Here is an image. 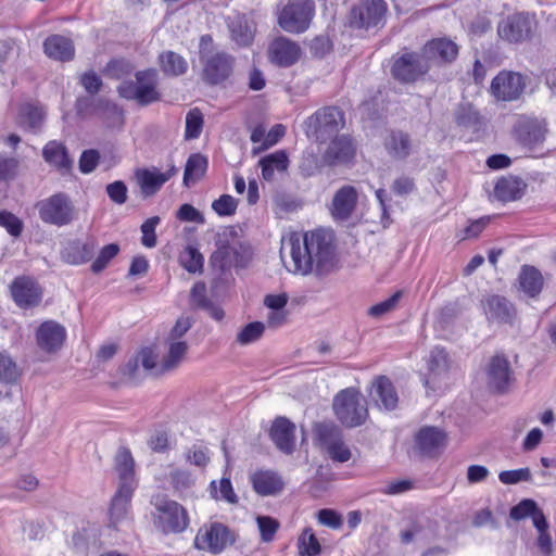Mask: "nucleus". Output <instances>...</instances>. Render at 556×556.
<instances>
[{
  "label": "nucleus",
  "mask_w": 556,
  "mask_h": 556,
  "mask_svg": "<svg viewBox=\"0 0 556 556\" xmlns=\"http://www.w3.org/2000/svg\"><path fill=\"white\" fill-rule=\"evenodd\" d=\"M386 150L395 160H405L413 151L410 136L402 130L391 131L384 141Z\"/></svg>",
  "instance_id": "obj_33"
},
{
  "label": "nucleus",
  "mask_w": 556,
  "mask_h": 556,
  "mask_svg": "<svg viewBox=\"0 0 556 556\" xmlns=\"http://www.w3.org/2000/svg\"><path fill=\"white\" fill-rule=\"evenodd\" d=\"M42 157L59 170L68 172L72 167V160L68 157L66 148L59 141H49L42 149Z\"/></svg>",
  "instance_id": "obj_37"
},
{
  "label": "nucleus",
  "mask_w": 556,
  "mask_h": 556,
  "mask_svg": "<svg viewBox=\"0 0 556 556\" xmlns=\"http://www.w3.org/2000/svg\"><path fill=\"white\" fill-rule=\"evenodd\" d=\"M20 376V369L15 362L5 353H0V381L3 383L15 382Z\"/></svg>",
  "instance_id": "obj_51"
},
{
  "label": "nucleus",
  "mask_w": 556,
  "mask_h": 556,
  "mask_svg": "<svg viewBox=\"0 0 556 556\" xmlns=\"http://www.w3.org/2000/svg\"><path fill=\"white\" fill-rule=\"evenodd\" d=\"M134 68V65L129 61L121 59L110 62L106 66V72L111 77L121 79L130 75Z\"/></svg>",
  "instance_id": "obj_61"
},
{
  "label": "nucleus",
  "mask_w": 556,
  "mask_h": 556,
  "mask_svg": "<svg viewBox=\"0 0 556 556\" xmlns=\"http://www.w3.org/2000/svg\"><path fill=\"white\" fill-rule=\"evenodd\" d=\"M421 53L429 64L452 63L458 55V46L448 38H435L424 46Z\"/></svg>",
  "instance_id": "obj_19"
},
{
  "label": "nucleus",
  "mask_w": 556,
  "mask_h": 556,
  "mask_svg": "<svg viewBox=\"0 0 556 556\" xmlns=\"http://www.w3.org/2000/svg\"><path fill=\"white\" fill-rule=\"evenodd\" d=\"M134 491L117 489L109 507V525L117 527L127 518Z\"/></svg>",
  "instance_id": "obj_30"
},
{
  "label": "nucleus",
  "mask_w": 556,
  "mask_h": 556,
  "mask_svg": "<svg viewBox=\"0 0 556 556\" xmlns=\"http://www.w3.org/2000/svg\"><path fill=\"white\" fill-rule=\"evenodd\" d=\"M237 242H239V240L236 230L231 227L224 228L216 235V251L213 254H215V257H223V253H226L224 249H228L231 244Z\"/></svg>",
  "instance_id": "obj_53"
},
{
  "label": "nucleus",
  "mask_w": 556,
  "mask_h": 556,
  "mask_svg": "<svg viewBox=\"0 0 556 556\" xmlns=\"http://www.w3.org/2000/svg\"><path fill=\"white\" fill-rule=\"evenodd\" d=\"M526 88L525 77L515 72H501L491 84L492 94L503 101L518 99Z\"/></svg>",
  "instance_id": "obj_15"
},
{
  "label": "nucleus",
  "mask_w": 556,
  "mask_h": 556,
  "mask_svg": "<svg viewBox=\"0 0 556 556\" xmlns=\"http://www.w3.org/2000/svg\"><path fill=\"white\" fill-rule=\"evenodd\" d=\"M371 396L379 405L386 409H394L397 405V393L386 376H379L372 383Z\"/></svg>",
  "instance_id": "obj_31"
},
{
  "label": "nucleus",
  "mask_w": 556,
  "mask_h": 556,
  "mask_svg": "<svg viewBox=\"0 0 556 556\" xmlns=\"http://www.w3.org/2000/svg\"><path fill=\"white\" fill-rule=\"evenodd\" d=\"M358 192L355 187L345 185L339 188L329 206L332 218L337 222H345L351 218L356 210Z\"/></svg>",
  "instance_id": "obj_16"
},
{
  "label": "nucleus",
  "mask_w": 556,
  "mask_h": 556,
  "mask_svg": "<svg viewBox=\"0 0 556 556\" xmlns=\"http://www.w3.org/2000/svg\"><path fill=\"white\" fill-rule=\"evenodd\" d=\"M455 121L459 126L475 128L480 124L478 112L470 104H460L455 112Z\"/></svg>",
  "instance_id": "obj_48"
},
{
  "label": "nucleus",
  "mask_w": 556,
  "mask_h": 556,
  "mask_svg": "<svg viewBox=\"0 0 556 556\" xmlns=\"http://www.w3.org/2000/svg\"><path fill=\"white\" fill-rule=\"evenodd\" d=\"M203 262V255L191 245H188L180 255V263L189 273H201Z\"/></svg>",
  "instance_id": "obj_45"
},
{
  "label": "nucleus",
  "mask_w": 556,
  "mask_h": 556,
  "mask_svg": "<svg viewBox=\"0 0 556 556\" xmlns=\"http://www.w3.org/2000/svg\"><path fill=\"white\" fill-rule=\"evenodd\" d=\"M257 528L261 534L262 542L269 543L274 540L280 523L277 519L270 516H257Z\"/></svg>",
  "instance_id": "obj_49"
},
{
  "label": "nucleus",
  "mask_w": 556,
  "mask_h": 556,
  "mask_svg": "<svg viewBox=\"0 0 556 556\" xmlns=\"http://www.w3.org/2000/svg\"><path fill=\"white\" fill-rule=\"evenodd\" d=\"M238 201L229 195L223 194L212 203V208L219 216H231L236 213Z\"/></svg>",
  "instance_id": "obj_56"
},
{
  "label": "nucleus",
  "mask_w": 556,
  "mask_h": 556,
  "mask_svg": "<svg viewBox=\"0 0 556 556\" xmlns=\"http://www.w3.org/2000/svg\"><path fill=\"white\" fill-rule=\"evenodd\" d=\"M430 66L421 52L405 51L393 58L391 75L402 84H412L424 77Z\"/></svg>",
  "instance_id": "obj_9"
},
{
  "label": "nucleus",
  "mask_w": 556,
  "mask_h": 556,
  "mask_svg": "<svg viewBox=\"0 0 556 556\" xmlns=\"http://www.w3.org/2000/svg\"><path fill=\"white\" fill-rule=\"evenodd\" d=\"M488 386L504 392L513 381V370L507 357L503 354L492 356L485 368Z\"/></svg>",
  "instance_id": "obj_17"
},
{
  "label": "nucleus",
  "mask_w": 556,
  "mask_h": 556,
  "mask_svg": "<svg viewBox=\"0 0 556 556\" xmlns=\"http://www.w3.org/2000/svg\"><path fill=\"white\" fill-rule=\"evenodd\" d=\"M401 298H402V292L397 291L393 295H391L389 299H387L378 304L372 305L369 308L368 314L372 317H381L382 315L393 311L396 307Z\"/></svg>",
  "instance_id": "obj_60"
},
{
  "label": "nucleus",
  "mask_w": 556,
  "mask_h": 556,
  "mask_svg": "<svg viewBox=\"0 0 556 556\" xmlns=\"http://www.w3.org/2000/svg\"><path fill=\"white\" fill-rule=\"evenodd\" d=\"M140 365L146 371H153L155 375H162L163 372H159L160 362L156 361V355L153 350L150 348L142 349L137 355Z\"/></svg>",
  "instance_id": "obj_62"
},
{
  "label": "nucleus",
  "mask_w": 556,
  "mask_h": 556,
  "mask_svg": "<svg viewBox=\"0 0 556 556\" xmlns=\"http://www.w3.org/2000/svg\"><path fill=\"white\" fill-rule=\"evenodd\" d=\"M211 492L216 500H223L229 504L238 503V496L233 491L230 480L227 478L220 479L218 482V486L216 481H212Z\"/></svg>",
  "instance_id": "obj_46"
},
{
  "label": "nucleus",
  "mask_w": 556,
  "mask_h": 556,
  "mask_svg": "<svg viewBox=\"0 0 556 556\" xmlns=\"http://www.w3.org/2000/svg\"><path fill=\"white\" fill-rule=\"evenodd\" d=\"M355 153L352 140L346 136L336 137L323 155V161L327 165L346 163L353 159Z\"/></svg>",
  "instance_id": "obj_29"
},
{
  "label": "nucleus",
  "mask_w": 556,
  "mask_h": 556,
  "mask_svg": "<svg viewBox=\"0 0 556 556\" xmlns=\"http://www.w3.org/2000/svg\"><path fill=\"white\" fill-rule=\"evenodd\" d=\"M387 11L384 0H362L351 10V24L365 29L382 27Z\"/></svg>",
  "instance_id": "obj_10"
},
{
  "label": "nucleus",
  "mask_w": 556,
  "mask_h": 556,
  "mask_svg": "<svg viewBox=\"0 0 556 556\" xmlns=\"http://www.w3.org/2000/svg\"><path fill=\"white\" fill-rule=\"evenodd\" d=\"M268 53L273 63L288 67L299 60L301 48L294 41L279 37L270 43Z\"/></svg>",
  "instance_id": "obj_20"
},
{
  "label": "nucleus",
  "mask_w": 556,
  "mask_h": 556,
  "mask_svg": "<svg viewBox=\"0 0 556 556\" xmlns=\"http://www.w3.org/2000/svg\"><path fill=\"white\" fill-rule=\"evenodd\" d=\"M169 481L174 491L184 498L194 485L195 479L190 471L181 468H174L169 472Z\"/></svg>",
  "instance_id": "obj_41"
},
{
  "label": "nucleus",
  "mask_w": 556,
  "mask_h": 556,
  "mask_svg": "<svg viewBox=\"0 0 556 556\" xmlns=\"http://www.w3.org/2000/svg\"><path fill=\"white\" fill-rule=\"evenodd\" d=\"M66 340V329L55 320L41 323L35 331L36 345L45 354H56Z\"/></svg>",
  "instance_id": "obj_13"
},
{
  "label": "nucleus",
  "mask_w": 556,
  "mask_h": 556,
  "mask_svg": "<svg viewBox=\"0 0 556 556\" xmlns=\"http://www.w3.org/2000/svg\"><path fill=\"white\" fill-rule=\"evenodd\" d=\"M153 527L163 534L184 532L190 522L187 509L166 495H154L151 498Z\"/></svg>",
  "instance_id": "obj_2"
},
{
  "label": "nucleus",
  "mask_w": 556,
  "mask_h": 556,
  "mask_svg": "<svg viewBox=\"0 0 556 556\" xmlns=\"http://www.w3.org/2000/svg\"><path fill=\"white\" fill-rule=\"evenodd\" d=\"M345 125L344 114L338 108L318 110L305 121V132L317 142H325L337 135Z\"/></svg>",
  "instance_id": "obj_3"
},
{
  "label": "nucleus",
  "mask_w": 556,
  "mask_h": 556,
  "mask_svg": "<svg viewBox=\"0 0 556 556\" xmlns=\"http://www.w3.org/2000/svg\"><path fill=\"white\" fill-rule=\"evenodd\" d=\"M164 345L166 351L160 361L159 372H169L177 369L189 350L186 341H174V339H165Z\"/></svg>",
  "instance_id": "obj_26"
},
{
  "label": "nucleus",
  "mask_w": 556,
  "mask_h": 556,
  "mask_svg": "<svg viewBox=\"0 0 556 556\" xmlns=\"http://www.w3.org/2000/svg\"><path fill=\"white\" fill-rule=\"evenodd\" d=\"M299 551L302 555L317 556L321 552L320 544L312 529L306 528L299 538Z\"/></svg>",
  "instance_id": "obj_47"
},
{
  "label": "nucleus",
  "mask_w": 556,
  "mask_h": 556,
  "mask_svg": "<svg viewBox=\"0 0 556 556\" xmlns=\"http://www.w3.org/2000/svg\"><path fill=\"white\" fill-rule=\"evenodd\" d=\"M96 251V243L93 241L72 242L64 251L63 258L73 265L84 264L90 261Z\"/></svg>",
  "instance_id": "obj_39"
},
{
  "label": "nucleus",
  "mask_w": 556,
  "mask_h": 556,
  "mask_svg": "<svg viewBox=\"0 0 556 556\" xmlns=\"http://www.w3.org/2000/svg\"><path fill=\"white\" fill-rule=\"evenodd\" d=\"M517 138L525 147L535 149L540 147L546 137V123L539 119H527L518 124Z\"/></svg>",
  "instance_id": "obj_23"
},
{
  "label": "nucleus",
  "mask_w": 556,
  "mask_h": 556,
  "mask_svg": "<svg viewBox=\"0 0 556 556\" xmlns=\"http://www.w3.org/2000/svg\"><path fill=\"white\" fill-rule=\"evenodd\" d=\"M315 13L313 0H290L278 13V24L287 33H304Z\"/></svg>",
  "instance_id": "obj_7"
},
{
  "label": "nucleus",
  "mask_w": 556,
  "mask_h": 556,
  "mask_svg": "<svg viewBox=\"0 0 556 556\" xmlns=\"http://www.w3.org/2000/svg\"><path fill=\"white\" fill-rule=\"evenodd\" d=\"M231 542L229 530L219 522L202 526L194 539V546L211 553H220Z\"/></svg>",
  "instance_id": "obj_14"
},
{
  "label": "nucleus",
  "mask_w": 556,
  "mask_h": 556,
  "mask_svg": "<svg viewBox=\"0 0 556 556\" xmlns=\"http://www.w3.org/2000/svg\"><path fill=\"white\" fill-rule=\"evenodd\" d=\"M11 294L17 306L31 308L41 302L42 291L38 283L28 277H17L11 285Z\"/></svg>",
  "instance_id": "obj_18"
},
{
  "label": "nucleus",
  "mask_w": 556,
  "mask_h": 556,
  "mask_svg": "<svg viewBox=\"0 0 556 556\" xmlns=\"http://www.w3.org/2000/svg\"><path fill=\"white\" fill-rule=\"evenodd\" d=\"M202 79L208 85H218L230 77L235 58L224 51L206 53L202 56Z\"/></svg>",
  "instance_id": "obj_11"
},
{
  "label": "nucleus",
  "mask_w": 556,
  "mask_h": 556,
  "mask_svg": "<svg viewBox=\"0 0 556 556\" xmlns=\"http://www.w3.org/2000/svg\"><path fill=\"white\" fill-rule=\"evenodd\" d=\"M115 471L117 473V489L135 491L137 480L135 475V460L129 450L122 447L115 456Z\"/></svg>",
  "instance_id": "obj_22"
},
{
  "label": "nucleus",
  "mask_w": 556,
  "mask_h": 556,
  "mask_svg": "<svg viewBox=\"0 0 556 556\" xmlns=\"http://www.w3.org/2000/svg\"><path fill=\"white\" fill-rule=\"evenodd\" d=\"M314 440L333 462L345 463L352 457L341 430L332 424H317L314 428Z\"/></svg>",
  "instance_id": "obj_8"
},
{
  "label": "nucleus",
  "mask_w": 556,
  "mask_h": 556,
  "mask_svg": "<svg viewBox=\"0 0 556 556\" xmlns=\"http://www.w3.org/2000/svg\"><path fill=\"white\" fill-rule=\"evenodd\" d=\"M229 29L231 39L236 41L237 45L245 47L252 42L254 37L253 29L243 17L232 20L229 24Z\"/></svg>",
  "instance_id": "obj_42"
},
{
  "label": "nucleus",
  "mask_w": 556,
  "mask_h": 556,
  "mask_svg": "<svg viewBox=\"0 0 556 556\" xmlns=\"http://www.w3.org/2000/svg\"><path fill=\"white\" fill-rule=\"evenodd\" d=\"M445 444V433L435 427H425L416 435V445L422 455L432 457Z\"/></svg>",
  "instance_id": "obj_24"
},
{
  "label": "nucleus",
  "mask_w": 556,
  "mask_h": 556,
  "mask_svg": "<svg viewBox=\"0 0 556 556\" xmlns=\"http://www.w3.org/2000/svg\"><path fill=\"white\" fill-rule=\"evenodd\" d=\"M295 426L285 417L277 418L270 429V438L277 448L286 454H291L294 450Z\"/></svg>",
  "instance_id": "obj_25"
},
{
  "label": "nucleus",
  "mask_w": 556,
  "mask_h": 556,
  "mask_svg": "<svg viewBox=\"0 0 556 556\" xmlns=\"http://www.w3.org/2000/svg\"><path fill=\"white\" fill-rule=\"evenodd\" d=\"M483 308L488 319L498 324H510L515 316V309L511 303L500 295L486 298Z\"/></svg>",
  "instance_id": "obj_28"
},
{
  "label": "nucleus",
  "mask_w": 556,
  "mask_h": 556,
  "mask_svg": "<svg viewBox=\"0 0 556 556\" xmlns=\"http://www.w3.org/2000/svg\"><path fill=\"white\" fill-rule=\"evenodd\" d=\"M160 62L163 72L170 76L182 75L188 67L186 60L173 51L162 53Z\"/></svg>",
  "instance_id": "obj_43"
},
{
  "label": "nucleus",
  "mask_w": 556,
  "mask_h": 556,
  "mask_svg": "<svg viewBox=\"0 0 556 556\" xmlns=\"http://www.w3.org/2000/svg\"><path fill=\"white\" fill-rule=\"evenodd\" d=\"M193 325V320L189 316H180L172 330L169 331L166 339H174V341H185L184 336L190 330Z\"/></svg>",
  "instance_id": "obj_64"
},
{
  "label": "nucleus",
  "mask_w": 556,
  "mask_h": 556,
  "mask_svg": "<svg viewBox=\"0 0 556 556\" xmlns=\"http://www.w3.org/2000/svg\"><path fill=\"white\" fill-rule=\"evenodd\" d=\"M119 247L116 243H110L104 245L98 257L91 264V270L94 274L101 273L109 263L118 254Z\"/></svg>",
  "instance_id": "obj_50"
},
{
  "label": "nucleus",
  "mask_w": 556,
  "mask_h": 556,
  "mask_svg": "<svg viewBox=\"0 0 556 556\" xmlns=\"http://www.w3.org/2000/svg\"><path fill=\"white\" fill-rule=\"evenodd\" d=\"M265 330V325L261 321L248 324L238 334L237 341L240 344H250L258 340Z\"/></svg>",
  "instance_id": "obj_52"
},
{
  "label": "nucleus",
  "mask_w": 556,
  "mask_h": 556,
  "mask_svg": "<svg viewBox=\"0 0 556 556\" xmlns=\"http://www.w3.org/2000/svg\"><path fill=\"white\" fill-rule=\"evenodd\" d=\"M258 164L262 168V177L267 181H273L277 174L287 172L289 160L285 151H276L262 157Z\"/></svg>",
  "instance_id": "obj_34"
},
{
  "label": "nucleus",
  "mask_w": 556,
  "mask_h": 556,
  "mask_svg": "<svg viewBox=\"0 0 556 556\" xmlns=\"http://www.w3.org/2000/svg\"><path fill=\"white\" fill-rule=\"evenodd\" d=\"M186 460L199 468H204L210 463L208 448L203 445H192L185 453Z\"/></svg>",
  "instance_id": "obj_54"
},
{
  "label": "nucleus",
  "mask_w": 556,
  "mask_h": 556,
  "mask_svg": "<svg viewBox=\"0 0 556 556\" xmlns=\"http://www.w3.org/2000/svg\"><path fill=\"white\" fill-rule=\"evenodd\" d=\"M240 249L241 244L237 242L231 244L230 248L224 249L226 253H223V257H215V254H212L211 262L213 266L218 267L220 270H225L231 266H242Z\"/></svg>",
  "instance_id": "obj_44"
},
{
  "label": "nucleus",
  "mask_w": 556,
  "mask_h": 556,
  "mask_svg": "<svg viewBox=\"0 0 556 556\" xmlns=\"http://www.w3.org/2000/svg\"><path fill=\"white\" fill-rule=\"evenodd\" d=\"M207 168V159L200 153L191 154L186 163L185 173H184V184L185 186H189L198 180H200Z\"/></svg>",
  "instance_id": "obj_40"
},
{
  "label": "nucleus",
  "mask_w": 556,
  "mask_h": 556,
  "mask_svg": "<svg viewBox=\"0 0 556 556\" xmlns=\"http://www.w3.org/2000/svg\"><path fill=\"white\" fill-rule=\"evenodd\" d=\"M203 126V116L200 110L193 109L188 112L186 116V132L187 139H195L200 136Z\"/></svg>",
  "instance_id": "obj_55"
},
{
  "label": "nucleus",
  "mask_w": 556,
  "mask_h": 556,
  "mask_svg": "<svg viewBox=\"0 0 556 556\" xmlns=\"http://www.w3.org/2000/svg\"><path fill=\"white\" fill-rule=\"evenodd\" d=\"M45 53L58 61H70L73 59L75 49L71 39L61 36L52 35L43 42Z\"/></svg>",
  "instance_id": "obj_32"
},
{
  "label": "nucleus",
  "mask_w": 556,
  "mask_h": 556,
  "mask_svg": "<svg viewBox=\"0 0 556 556\" xmlns=\"http://www.w3.org/2000/svg\"><path fill=\"white\" fill-rule=\"evenodd\" d=\"M285 248H289L291 264L288 269L306 276L312 273L323 275L333 266L334 248L329 232L318 229L305 233L293 232Z\"/></svg>",
  "instance_id": "obj_1"
},
{
  "label": "nucleus",
  "mask_w": 556,
  "mask_h": 556,
  "mask_svg": "<svg viewBox=\"0 0 556 556\" xmlns=\"http://www.w3.org/2000/svg\"><path fill=\"white\" fill-rule=\"evenodd\" d=\"M250 482L260 496H276L285 488L281 476L273 470H257L250 476Z\"/></svg>",
  "instance_id": "obj_21"
},
{
  "label": "nucleus",
  "mask_w": 556,
  "mask_h": 556,
  "mask_svg": "<svg viewBox=\"0 0 556 556\" xmlns=\"http://www.w3.org/2000/svg\"><path fill=\"white\" fill-rule=\"evenodd\" d=\"M429 370L434 374H441L446 371L448 363H447V354L444 349L434 348L430 352L429 361Z\"/></svg>",
  "instance_id": "obj_59"
},
{
  "label": "nucleus",
  "mask_w": 556,
  "mask_h": 556,
  "mask_svg": "<svg viewBox=\"0 0 556 556\" xmlns=\"http://www.w3.org/2000/svg\"><path fill=\"white\" fill-rule=\"evenodd\" d=\"M520 290L530 298H535L542 291L544 279L539 269L523 265L518 276Z\"/></svg>",
  "instance_id": "obj_35"
},
{
  "label": "nucleus",
  "mask_w": 556,
  "mask_h": 556,
  "mask_svg": "<svg viewBox=\"0 0 556 556\" xmlns=\"http://www.w3.org/2000/svg\"><path fill=\"white\" fill-rule=\"evenodd\" d=\"M40 219L58 227L70 225L76 216V208L66 193L59 192L36 204Z\"/></svg>",
  "instance_id": "obj_6"
},
{
  "label": "nucleus",
  "mask_w": 556,
  "mask_h": 556,
  "mask_svg": "<svg viewBox=\"0 0 556 556\" xmlns=\"http://www.w3.org/2000/svg\"><path fill=\"white\" fill-rule=\"evenodd\" d=\"M534 17L528 13H516L503 20L497 26L498 36L508 42H521L532 36Z\"/></svg>",
  "instance_id": "obj_12"
},
{
  "label": "nucleus",
  "mask_w": 556,
  "mask_h": 556,
  "mask_svg": "<svg viewBox=\"0 0 556 556\" xmlns=\"http://www.w3.org/2000/svg\"><path fill=\"white\" fill-rule=\"evenodd\" d=\"M119 96L134 100L140 105H148L160 100L157 90V76L155 71H141L136 73V81L124 80L117 87Z\"/></svg>",
  "instance_id": "obj_4"
},
{
  "label": "nucleus",
  "mask_w": 556,
  "mask_h": 556,
  "mask_svg": "<svg viewBox=\"0 0 556 556\" xmlns=\"http://www.w3.org/2000/svg\"><path fill=\"white\" fill-rule=\"evenodd\" d=\"M498 479L504 484H516L521 481H531L532 473L529 468H520L515 470H504L498 475Z\"/></svg>",
  "instance_id": "obj_58"
},
{
  "label": "nucleus",
  "mask_w": 556,
  "mask_h": 556,
  "mask_svg": "<svg viewBox=\"0 0 556 556\" xmlns=\"http://www.w3.org/2000/svg\"><path fill=\"white\" fill-rule=\"evenodd\" d=\"M100 161V153L98 150H85L79 159V169L84 174H89L96 169Z\"/></svg>",
  "instance_id": "obj_63"
},
{
  "label": "nucleus",
  "mask_w": 556,
  "mask_h": 556,
  "mask_svg": "<svg viewBox=\"0 0 556 556\" xmlns=\"http://www.w3.org/2000/svg\"><path fill=\"white\" fill-rule=\"evenodd\" d=\"M160 224V217L153 216L148 218L142 225H141V243L146 248H154L156 245V235H155V228Z\"/></svg>",
  "instance_id": "obj_57"
},
{
  "label": "nucleus",
  "mask_w": 556,
  "mask_h": 556,
  "mask_svg": "<svg viewBox=\"0 0 556 556\" xmlns=\"http://www.w3.org/2000/svg\"><path fill=\"white\" fill-rule=\"evenodd\" d=\"M333 410L340 422L349 428L361 426L368 415L365 400L353 388L342 390L336 395Z\"/></svg>",
  "instance_id": "obj_5"
},
{
  "label": "nucleus",
  "mask_w": 556,
  "mask_h": 556,
  "mask_svg": "<svg viewBox=\"0 0 556 556\" xmlns=\"http://www.w3.org/2000/svg\"><path fill=\"white\" fill-rule=\"evenodd\" d=\"M176 173L175 167H172L166 173H161L156 168L152 169H139L136 173L138 184L141 192L144 197H151L155 194L161 187L169 180V178Z\"/></svg>",
  "instance_id": "obj_27"
},
{
  "label": "nucleus",
  "mask_w": 556,
  "mask_h": 556,
  "mask_svg": "<svg viewBox=\"0 0 556 556\" xmlns=\"http://www.w3.org/2000/svg\"><path fill=\"white\" fill-rule=\"evenodd\" d=\"M526 184L517 177L500 179L494 187V198L502 202L516 201L525 192Z\"/></svg>",
  "instance_id": "obj_36"
},
{
  "label": "nucleus",
  "mask_w": 556,
  "mask_h": 556,
  "mask_svg": "<svg viewBox=\"0 0 556 556\" xmlns=\"http://www.w3.org/2000/svg\"><path fill=\"white\" fill-rule=\"evenodd\" d=\"M509 516L511 519L519 521L527 517H531L534 526H542L545 523V516L538 507V504L530 498H525L514 507H511L509 511Z\"/></svg>",
  "instance_id": "obj_38"
}]
</instances>
